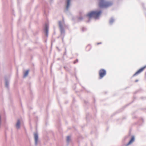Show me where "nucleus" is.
Wrapping results in <instances>:
<instances>
[{"label": "nucleus", "instance_id": "6", "mask_svg": "<svg viewBox=\"0 0 146 146\" xmlns=\"http://www.w3.org/2000/svg\"><path fill=\"white\" fill-rule=\"evenodd\" d=\"M134 141V137H132L131 139L129 142V143L126 145V146H128L129 145L131 144Z\"/></svg>", "mask_w": 146, "mask_h": 146}, {"label": "nucleus", "instance_id": "7", "mask_svg": "<svg viewBox=\"0 0 146 146\" xmlns=\"http://www.w3.org/2000/svg\"><path fill=\"white\" fill-rule=\"evenodd\" d=\"M48 25L47 24L45 26V30L46 35L47 36H48Z\"/></svg>", "mask_w": 146, "mask_h": 146}, {"label": "nucleus", "instance_id": "11", "mask_svg": "<svg viewBox=\"0 0 146 146\" xmlns=\"http://www.w3.org/2000/svg\"><path fill=\"white\" fill-rule=\"evenodd\" d=\"M28 73H29V71L28 70H27V71H26L24 74V77H25L26 76H27L28 74Z\"/></svg>", "mask_w": 146, "mask_h": 146}, {"label": "nucleus", "instance_id": "2", "mask_svg": "<svg viewBox=\"0 0 146 146\" xmlns=\"http://www.w3.org/2000/svg\"><path fill=\"white\" fill-rule=\"evenodd\" d=\"M112 4L113 3L111 2L100 1L99 3V6L100 8H106L111 6Z\"/></svg>", "mask_w": 146, "mask_h": 146}, {"label": "nucleus", "instance_id": "3", "mask_svg": "<svg viewBox=\"0 0 146 146\" xmlns=\"http://www.w3.org/2000/svg\"><path fill=\"white\" fill-rule=\"evenodd\" d=\"M106 73V71L104 69H101L99 72V75L100 78H102L104 76H105Z\"/></svg>", "mask_w": 146, "mask_h": 146}, {"label": "nucleus", "instance_id": "13", "mask_svg": "<svg viewBox=\"0 0 146 146\" xmlns=\"http://www.w3.org/2000/svg\"><path fill=\"white\" fill-rule=\"evenodd\" d=\"M89 48V49H90L91 48V46H88L86 47V48Z\"/></svg>", "mask_w": 146, "mask_h": 146}, {"label": "nucleus", "instance_id": "12", "mask_svg": "<svg viewBox=\"0 0 146 146\" xmlns=\"http://www.w3.org/2000/svg\"><path fill=\"white\" fill-rule=\"evenodd\" d=\"M70 137L69 136H68L67 137V141L68 142H69L70 140Z\"/></svg>", "mask_w": 146, "mask_h": 146}, {"label": "nucleus", "instance_id": "4", "mask_svg": "<svg viewBox=\"0 0 146 146\" xmlns=\"http://www.w3.org/2000/svg\"><path fill=\"white\" fill-rule=\"evenodd\" d=\"M146 68V66H145L139 69L134 75V76H135L137 75L142 72L144 70V69Z\"/></svg>", "mask_w": 146, "mask_h": 146}, {"label": "nucleus", "instance_id": "10", "mask_svg": "<svg viewBox=\"0 0 146 146\" xmlns=\"http://www.w3.org/2000/svg\"><path fill=\"white\" fill-rule=\"evenodd\" d=\"M20 122L19 120H18L17 123L16 124V126L17 129H19L20 127Z\"/></svg>", "mask_w": 146, "mask_h": 146}, {"label": "nucleus", "instance_id": "1", "mask_svg": "<svg viewBox=\"0 0 146 146\" xmlns=\"http://www.w3.org/2000/svg\"><path fill=\"white\" fill-rule=\"evenodd\" d=\"M101 13V11H90L86 15V16L89 19H90L92 18L96 19L99 17Z\"/></svg>", "mask_w": 146, "mask_h": 146}, {"label": "nucleus", "instance_id": "9", "mask_svg": "<svg viewBox=\"0 0 146 146\" xmlns=\"http://www.w3.org/2000/svg\"><path fill=\"white\" fill-rule=\"evenodd\" d=\"M71 1V0H66V2L67 3V5L66 8L67 9L69 7L70 5V3Z\"/></svg>", "mask_w": 146, "mask_h": 146}, {"label": "nucleus", "instance_id": "8", "mask_svg": "<svg viewBox=\"0 0 146 146\" xmlns=\"http://www.w3.org/2000/svg\"><path fill=\"white\" fill-rule=\"evenodd\" d=\"M34 137L35 141V143L36 145L37 144V141L38 139V136L37 133H36L34 134Z\"/></svg>", "mask_w": 146, "mask_h": 146}, {"label": "nucleus", "instance_id": "5", "mask_svg": "<svg viewBox=\"0 0 146 146\" xmlns=\"http://www.w3.org/2000/svg\"><path fill=\"white\" fill-rule=\"evenodd\" d=\"M58 24L59 27L60 28V29L61 32H62L63 31V26L62 25V23L61 21H59L58 22Z\"/></svg>", "mask_w": 146, "mask_h": 146}, {"label": "nucleus", "instance_id": "14", "mask_svg": "<svg viewBox=\"0 0 146 146\" xmlns=\"http://www.w3.org/2000/svg\"><path fill=\"white\" fill-rule=\"evenodd\" d=\"M100 44V43H98L97 44Z\"/></svg>", "mask_w": 146, "mask_h": 146}]
</instances>
